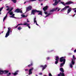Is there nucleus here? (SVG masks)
Here are the masks:
<instances>
[{
  "instance_id": "9b49d317",
  "label": "nucleus",
  "mask_w": 76,
  "mask_h": 76,
  "mask_svg": "<svg viewBox=\"0 0 76 76\" xmlns=\"http://www.w3.org/2000/svg\"><path fill=\"white\" fill-rule=\"evenodd\" d=\"M48 6H46L45 7H44L43 8V10L44 11V12H45L48 9Z\"/></svg>"
},
{
  "instance_id": "6ab92c4d",
  "label": "nucleus",
  "mask_w": 76,
  "mask_h": 76,
  "mask_svg": "<svg viewBox=\"0 0 76 76\" xmlns=\"http://www.w3.org/2000/svg\"><path fill=\"white\" fill-rule=\"evenodd\" d=\"M56 59H55V60L56 61H58L59 60V58H58V56H57L56 57Z\"/></svg>"
},
{
  "instance_id": "49530a36",
  "label": "nucleus",
  "mask_w": 76,
  "mask_h": 76,
  "mask_svg": "<svg viewBox=\"0 0 76 76\" xmlns=\"http://www.w3.org/2000/svg\"><path fill=\"white\" fill-rule=\"evenodd\" d=\"M76 15V14H74L73 16H72L73 17H74V16H75V15Z\"/></svg>"
},
{
  "instance_id": "c756f323",
  "label": "nucleus",
  "mask_w": 76,
  "mask_h": 76,
  "mask_svg": "<svg viewBox=\"0 0 76 76\" xmlns=\"http://www.w3.org/2000/svg\"><path fill=\"white\" fill-rule=\"evenodd\" d=\"M13 8H11L10 10H9V12H10L12 11V10H13Z\"/></svg>"
},
{
  "instance_id": "bf43d9fd",
  "label": "nucleus",
  "mask_w": 76,
  "mask_h": 76,
  "mask_svg": "<svg viewBox=\"0 0 76 76\" xmlns=\"http://www.w3.org/2000/svg\"><path fill=\"white\" fill-rule=\"evenodd\" d=\"M59 10H60V9H59L58 10V11H59Z\"/></svg>"
},
{
  "instance_id": "1a4fd4ad",
  "label": "nucleus",
  "mask_w": 76,
  "mask_h": 76,
  "mask_svg": "<svg viewBox=\"0 0 76 76\" xmlns=\"http://www.w3.org/2000/svg\"><path fill=\"white\" fill-rule=\"evenodd\" d=\"M67 8H69V6H66L64 8L62 9L61 11V12H62V11H63V10H66V9H67Z\"/></svg>"
},
{
  "instance_id": "4468645a",
  "label": "nucleus",
  "mask_w": 76,
  "mask_h": 76,
  "mask_svg": "<svg viewBox=\"0 0 76 76\" xmlns=\"http://www.w3.org/2000/svg\"><path fill=\"white\" fill-rule=\"evenodd\" d=\"M58 9V7H57L55 9L52 10L50 11V12H53L54 11H56V10H57Z\"/></svg>"
},
{
  "instance_id": "72a5a7b5",
  "label": "nucleus",
  "mask_w": 76,
  "mask_h": 76,
  "mask_svg": "<svg viewBox=\"0 0 76 76\" xmlns=\"http://www.w3.org/2000/svg\"><path fill=\"white\" fill-rule=\"evenodd\" d=\"M2 71H3L2 70H0V75H3V73H2V72H1ZM0 72H1V73Z\"/></svg>"
},
{
  "instance_id": "4c0bfd02",
  "label": "nucleus",
  "mask_w": 76,
  "mask_h": 76,
  "mask_svg": "<svg viewBox=\"0 0 76 76\" xmlns=\"http://www.w3.org/2000/svg\"><path fill=\"white\" fill-rule=\"evenodd\" d=\"M29 20H28V19H27V22H28V23H29Z\"/></svg>"
},
{
  "instance_id": "a878e982",
  "label": "nucleus",
  "mask_w": 76,
  "mask_h": 76,
  "mask_svg": "<svg viewBox=\"0 0 76 76\" xmlns=\"http://www.w3.org/2000/svg\"><path fill=\"white\" fill-rule=\"evenodd\" d=\"M51 15V13H49V14H48V15L46 16L45 18H46V17H48V16H49V15Z\"/></svg>"
},
{
  "instance_id": "a19ab883",
  "label": "nucleus",
  "mask_w": 76,
  "mask_h": 76,
  "mask_svg": "<svg viewBox=\"0 0 76 76\" xmlns=\"http://www.w3.org/2000/svg\"><path fill=\"white\" fill-rule=\"evenodd\" d=\"M39 1H42L44 0H38Z\"/></svg>"
},
{
  "instance_id": "dca6fc26",
  "label": "nucleus",
  "mask_w": 76,
  "mask_h": 76,
  "mask_svg": "<svg viewBox=\"0 0 76 76\" xmlns=\"http://www.w3.org/2000/svg\"><path fill=\"white\" fill-rule=\"evenodd\" d=\"M73 3V2H72V1H68L65 3L66 4L69 5L70 4H72Z\"/></svg>"
},
{
  "instance_id": "37998d69",
  "label": "nucleus",
  "mask_w": 76,
  "mask_h": 76,
  "mask_svg": "<svg viewBox=\"0 0 76 76\" xmlns=\"http://www.w3.org/2000/svg\"><path fill=\"white\" fill-rule=\"evenodd\" d=\"M39 74L40 75H42V73L41 72V73H39Z\"/></svg>"
},
{
  "instance_id": "aec40b11",
  "label": "nucleus",
  "mask_w": 76,
  "mask_h": 76,
  "mask_svg": "<svg viewBox=\"0 0 76 76\" xmlns=\"http://www.w3.org/2000/svg\"><path fill=\"white\" fill-rule=\"evenodd\" d=\"M33 65V63L32 62H31L30 64L28 65V67H31V66H32Z\"/></svg>"
},
{
  "instance_id": "39448f33",
  "label": "nucleus",
  "mask_w": 76,
  "mask_h": 76,
  "mask_svg": "<svg viewBox=\"0 0 76 76\" xmlns=\"http://www.w3.org/2000/svg\"><path fill=\"white\" fill-rule=\"evenodd\" d=\"M8 30L7 31V32L5 35V37L6 38H7L8 36H9V35H10V30L11 29V28L9 27L8 28Z\"/></svg>"
},
{
  "instance_id": "0e129e2a",
  "label": "nucleus",
  "mask_w": 76,
  "mask_h": 76,
  "mask_svg": "<svg viewBox=\"0 0 76 76\" xmlns=\"http://www.w3.org/2000/svg\"><path fill=\"white\" fill-rule=\"evenodd\" d=\"M44 76H47V75H44Z\"/></svg>"
},
{
  "instance_id": "f03ea898",
  "label": "nucleus",
  "mask_w": 76,
  "mask_h": 76,
  "mask_svg": "<svg viewBox=\"0 0 76 76\" xmlns=\"http://www.w3.org/2000/svg\"><path fill=\"white\" fill-rule=\"evenodd\" d=\"M55 1V3L53 4V6H56V5H57V4H62L64 6H66V4H64V2L61 1V0H54V1Z\"/></svg>"
},
{
  "instance_id": "4d7b16f0",
  "label": "nucleus",
  "mask_w": 76,
  "mask_h": 76,
  "mask_svg": "<svg viewBox=\"0 0 76 76\" xmlns=\"http://www.w3.org/2000/svg\"><path fill=\"white\" fill-rule=\"evenodd\" d=\"M30 0L29 1H32V0Z\"/></svg>"
},
{
  "instance_id": "de8ad7c7",
  "label": "nucleus",
  "mask_w": 76,
  "mask_h": 76,
  "mask_svg": "<svg viewBox=\"0 0 76 76\" xmlns=\"http://www.w3.org/2000/svg\"><path fill=\"white\" fill-rule=\"evenodd\" d=\"M18 26L17 25L15 27V28H18Z\"/></svg>"
},
{
  "instance_id": "5701e85b",
  "label": "nucleus",
  "mask_w": 76,
  "mask_h": 76,
  "mask_svg": "<svg viewBox=\"0 0 76 76\" xmlns=\"http://www.w3.org/2000/svg\"><path fill=\"white\" fill-rule=\"evenodd\" d=\"M18 30H19V31H20L21 29H22V28H21V26L19 27L18 28H17Z\"/></svg>"
},
{
  "instance_id": "c85d7f7f",
  "label": "nucleus",
  "mask_w": 76,
  "mask_h": 76,
  "mask_svg": "<svg viewBox=\"0 0 76 76\" xmlns=\"http://www.w3.org/2000/svg\"><path fill=\"white\" fill-rule=\"evenodd\" d=\"M70 66L71 68H73V65L72 64H70Z\"/></svg>"
},
{
  "instance_id": "e433bc0d",
  "label": "nucleus",
  "mask_w": 76,
  "mask_h": 76,
  "mask_svg": "<svg viewBox=\"0 0 76 76\" xmlns=\"http://www.w3.org/2000/svg\"><path fill=\"white\" fill-rule=\"evenodd\" d=\"M49 76H52V75H51V73H49Z\"/></svg>"
},
{
  "instance_id": "c03bdc74",
  "label": "nucleus",
  "mask_w": 76,
  "mask_h": 76,
  "mask_svg": "<svg viewBox=\"0 0 76 76\" xmlns=\"http://www.w3.org/2000/svg\"><path fill=\"white\" fill-rule=\"evenodd\" d=\"M49 59H50V58L49 57H48L47 58V60H49Z\"/></svg>"
},
{
  "instance_id": "7c9ffc66",
  "label": "nucleus",
  "mask_w": 76,
  "mask_h": 76,
  "mask_svg": "<svg viewBox=\"0 0 76 76\" xmlns=\"http://www.w3.org/2000/svg\"><path fill=\"white\" fill-rule=\"evenodd\" d=\"M72 64L73 65L74 64H75V62L73 61H72Z\"/></svg>"
},
{
  "instance_id": "bb28decb",
  "label": "nucleus",
  "mask_w": 76,
  "mask_h": 76,
  "mask_svg": "<svg viewBox=\"0 0 76 76\" xmlns=\"http://www.w3.org/2000/svg\"><path fill=\"white\" fill-rule=\"evenodd\" d=\"M21 16L23 17V18H25L26 15L24 14H22Z\"/></svg>"
},
{
  "instance_id": "864d4df0",
  "label": "nucleus",
  "mask_w": 76,
  "mask_h": 76,
  "mask_svg": "<svg viewBox=\"0 0 76 76\" xmlns=\"http://www.w3.org/2000/svg\"><path fill=\"white\" fill-rule=\"evenodd\" d=\"M10 12H9V11L7 13V14H8V13H10Z\"/></svg>"
},
{
  "instance_id": "b1692460",
  "label": "nucleus",
  "mask_w": 76,
  "mask_h": 76,
  "mask_svg": "<svg viewBox=\"0 0 76 76\" xmlns=\"http://www.w3.org/2000/svg\"><path fill=\"white\" fill-rule=\"evenodd\" d=\"M14 3H16V2L17 1L16 0H11Z\"/></svg>"
},
{
  "instance_id": "8fccbe9b",
  "label": "nucleus",
  "mask_w": 76,
  "mask_h": 76,
  "mask_svg": "<svg viewBox=\"0 0 76 76\" xmlns=\"http://www.w3.org/2000/svg\"><path fill=\"white\" fill-rule=\"evenodd\" d=\"M14 18H15V19H17V18H17L15 16H14Z\"/></svg>"
},
{
  "instance_id": "9d476101",
  "label": "nucleus",
  "mask_w": 76,
  "mask_h": 76,
  "mask_svg": "<svg viewBox=\"0 0 76 76\" xmlns=\"http://www.w3.org/2000/svg\"><path fill=\"white\" fill-rule=\"evenodd\" d=\"M34 68H31V69H30L29 70V75H30L31 74H32V71L33 70Z\"/></svg>"
},
{
  "instance_id": "20e7f679",
  "label": "nucleus",
  "mask_w": 76,
  "mask_h": 76,
  "mask_svg": "<svg viewBox=\"0 0 76 76\" xmlns=\"http://www.w3.org/2000/svg\"><path fill=\"white\" fill-rule=\"evenodd\" d=\"M60 70L61 72H60L59 74H58V76H65L64 73V71L63 68H61L60 69Z\"/></svg>"
},
{
  "instance_id": "a18cd8bd",
  "label": "nucleus",
  "mask_w": 76,
  "mask_h": 76,
  "mask_svg": "<svg viewBox=\"0 0 76 76\" xmlns=\"http://www.w3.org/2000/svg\"><path fill=\"white\" fill-rule=\"evenodd\" d=\"M76 49L75 50H74V53H76Z\"/></svg>"
},
{
  "instance_id": "774afa93",
  "label": "nucleus",
  "mask_w": 76,
  "mask_h": 76,
  "mask_svg": "<svg viewBox=\"0 0 76 76\" xmlns=\"http://www.w3.org/2000/svg\"><path fill=\"white\" fill-rule=\"evenodd\" d=\"M73 60H75V59H73Z\"/></svg>"
},
{
  "instance_id": "4be33fe9",
  "label": "nucleus",
  "mask_w": 76,
  "mask_h": 76,
  "mask_svg": "<svg viewBox=\"0 0 76 76\" xmlns=\"http://www.w3.org/2000/svg\"><path fill=\"white\" fill-rule=\"evenodd\" d=\"M29 25H30V24H26V25L27 26H28V28H31V27L29 26Z\"/></svg>"
},
{
  "instance_id": "e2e57ef3",
  "label": "nucleus",
  "mask_w": 76,
  "mask_h": 76,
  "mask_svg": "<svg viewBox=\"0 0 76 76\" xmlns=\"http://www.w3.org/2000/svg\"><path fill=\"white\" fill-rule=\"evenodd\" d=\"M1 12H0V15H1Z\"/></svg>"
},
{
  "instance_id": "09e8293b",
  "label": "nucleus",
  "mask_w": 76,
  "mask_h": 76,
  "mask_svg": "<svg viewBox=\"0 0 76 76\" xmlns=\"http://www.w3.org/2000/svg\"><path fill=\"white\" fill-rule=\"evenodd\" d=\"M6 7H7V8H9V7L8 6H6Z\"/></svg>"
},
{
  "instance_id": "473e14b6",
  "label": "nucleus",
  "mask_w": 76,
  "mask_h": 76,
  "mask_svg": "<svg viewBox=\"0 0 76 76\" xmlns=\"http://www.w3.org/2000/svg\"><path fill=\"white\" fill-rule=\"evenodd\" d=\"M3 9V7H2L1 8H0V12H1V11L2 10V9Z\"/></svg>"
},
{
  "instance_id": "6e6552de",
  "label": "nucleus",
  "mask_w": 76,
  "mask_h": 76,
  "mask_svg": "<svg viewBox=\"0 0 76 76\" xmlns=\"http://www.w3.org/2000/svg\"><path fill=\"white\" fill-rule=\"evenodd\" d=\"M40 67H42V71H43L44 70V69H45L46 68V67H47V65H45L44 66L42 65H41L40 66Z\"/></svg>"
},
{
  "instance_id": "ddd939ff",
  "label": "nucleus",
  "mask_w": 76,
  "mask_h": 76,
  "mask_svg": "<svg viewBox=\"0 0 76 76\" xmlns=\"http://www.w3.org/2000/svg\"><path fill=\"white\" fill-rule=\"evenodd\" d=\"M36 17H35L34 19V23H36V25H37V26H38L39 25H38V24H37V20H36Z\"/></svg>"
},
{
  "instance_id": "603ef678",
  "label": "nucleus",
  "mask_w": 76,
  "mask_h": 76,
  "mask_svg": "<svg viewBox=\"0 0 76 76\" xmlns=\"http://www.w3.org/2000/svg\"><path fill=\"white\" fill-rule=\"evenodd\" d=\"M36 0H32V1H36Z\"/></svg>"
},
{
  "instance_id": "052dcab7",
  "label": "nucleus",
  "mask_w": 76,
  "mask_h": 76,
  "mask_svg": "<svg viewBox=\"0 0 76 76\" xmlns=\"http://www.w3.org/2000/svg\"><path fill=\"white\" fill-rule=\"evenodd\" d=\"M10 31L11 32H12V31L11 30V29L10 30Z\"/></svg>"
},
{
  "instance_id": "cd10ccee",
  "label": "nucleus",
  "mask_w": 76,
  "mask_h": 76,
  "mask_svg": "<svg viewBox=\"0 0 76 76\" xmlns=\"http://www.w3.org/2000/svg\"><path fill=\"white\" fill-rule=\"evenodd\" d=\"M58 61H56L55 62V64H58Z\"/></svg>"
},
{
  "instance_id": "412c9836",
  "label": "nucleus",
  "mask_w": 76,
  "mask_h": 76,
  "mask_svg": "<svg viewBox=\"0 0 76 76\" xmlns=\"http://www.w3.org/2000/svg\"><path fill=\"white\" fill-rule=\"evenodd\" d=\"M10 15H12V16H15V14H13V12H11L10 13Z\"/></svg>"
},
{
  "instance_id": "f257e3e1",
  "label": "nucleus",
  "mask_w": 76,
  "mask_h": 76,
  "mask_svg": "<svg viewBox=\"0 0 76 76\" xmlns=\"http://www.w3.org/2000/svg\"><path fill=\"white\" fill-rule=\"evenodd\" d=\"M37 12L39 13L38 14V15H41V16H42V11L39 10H38L36 9L32 10L31 12V14L32 15H35V13Z\"/></svg>"
},
{
  "instance_id": "f3484780",
  "label": "nucleus",
  "mask_w": 76,
  "mask_h": 76,
  "mask_svg": "<svg viewBox=\"0 0 76 76\" xmlns=\"http://www.w3.org/2000/svg\"><path fill=\"white\" fill-rule=\"evenodd\" d=\"M72 11V8H69L67 11V14H68V13H69L70 12Z\"/></svg>"
},
{
  "instance_id": "2eb2a0df",
  "label": "nucleus",
  "mask_w": 76,
  "mask_h": 76,
  "mask_svg": "<svg viewBox=\"0 0 76 76\" xmlns=\"http://www.w3.org/2000/svg\"><path fill=\"white\" fill-rule=\"evenodd\" d=\"M1 72H2V73H4L5 74H6L7 73L9 72V71H8V70L3 71H1Z\"/></svg>"
},
{
  "instance_id": "13d9d810",
  "label": "nucleus",
  "mask_w": 76,
  "mask_h": 76,
  "mask_svg": "<svg viewBox=\"0 0 76 76\" xmlns=\"http://www.w3.org/2000/svg\"><path fill=\"white\" fill-rule=\"evenodd\" d=\"M75 9H76V8L73 9V10H75Z\"/></svg>"
},
{
  "instance_id": "680f3d73",
  "label": "nucleus",
  "mask_w": 76,
  "mask_h": 76,
  "mask_svg": "<svg viewBox=\"0 0 76 76\" xmlns=\"http://www.w3.org/2000/svg\"><path fill=\"white\" fill-rule=\"evenodd\" d=\"M4 31H3L2 32V34H3V33L4 32Z\"/></svg>"
},
{
  "instance_id": "a211bd4d",
  "label": "nucleus",
  "mask_w": 76,
  "mask_h": 76,
  "mask_svg": "<svg viewBox=\"0 0 76 76\" xmlns=\"http://www.w3.org/2000/svg\"><path fill=\"white\" fill-rule=\"evenodd\" d=\"M27 24V23H24V24H22V23H20V24H19L18 25V26H19V25H26Z\"/></svg>"
},
{
  "instance_id": "2f4dec72",
  "label": "nucleus",
  "mask_w": 76,
  "mask_h": 76,
  "mask_svg": "<svg viewBox=\"0 0 76 76\" xmlns=\"http://www.w3.org/2000/svg\"><path fill=\"white\" fill-rule=\"evenodd\" d=\"M11 75V73L10 72L7 75V76H10L9 75Z\"/></svg>"
},
{
  "instance_id": "f704fd0d",
  "label": "nucleus",
  "mask_w": 76,
  "mask_h": 76,
  "mask_svg": "<svg viewBox=\"0 0 76 76\" xmlns=\"http://www.w3.org/2000/svg\"><path fill=\"white\" fill-rule=\"evenodd\" d=\"M73 59H76V58L75 57V55L73 56Z\"/></svg>"
},
{
  "instance_id": "423d86ee",
  "label": "nucleus",
  "mask_w": 76,
  "mask_h": 76,
  "mask_svg": "<svg viewBox=\"0 0 76 76\" xmlns=\"http://www.w3.org/2000/svg\"><path fill=\"white\" fill-rule=\"evenodd\" d=\"M14 12H16V13H22V11L20 10L19 9H16L14 11Z\"/></svg>"
},
{
  "instance_id": "5fc2aeb1",
  "label": "nucleus",
  "mask_w": 76,
  "mask_h": 76,
  "mask_svg": "<svg viewBox=\"0 0 76 76\" xmlns=\"http://www.w3.org/2000/svg\"><path fill=\"white\" fill-rule=\"evenodd\" d=\"M41 6H42L43 5V4H41Z\"/></svg>"
},
{
  "instance_id": "58836bf2",
  "label": "nucleus",
  "mask_w": 76,
  "mask_h": 76,
  "mask_svg": "<svg viewBox=\"0 0 76 76\" xmlns=\"http://www.w3.org/2000/svg\"><path fill=\"white\" fill-rule=\"evenodd\" d=\"M25 71H28L29 70V69H25Z\"/></svg>"
},
{
  "instance_id": "338daca9",
  "label": "nucleus",
  "mask_w": 76,
  "mask_h": 76,
  "mask_svg": "<svg viewBox=\"0 0 76 76\" xmlns=\"http://www.w3.org/2000/svg\"><path fill=\"white\" fill-rule=\"evenodd\" d=\"M4 29H5V27H4Z\"/></svg>"
},
{
  "instance_id": "f8f14e48",
  "label": "nucleus",
  "mask_w": 76,
  "mask_h": 76,
  "mask_svg": "<svg viewBox=\"0 0 76 76\" xmlns=\"http://www.w3.org/2000/svg\"><path fill=\"white\" fill-rule=\"evenodd\" d=\"M18 72H19V71L18 70L16 71L14 73H12V74L14 76H16V75H17L18 74Z\"/></svg>"
},
{
  "instance_id": "69168bd1",
  "label": "nucleus",
  "mask_w": 76,
  "mask_h": 76,
  "mask_svg": "<svg viewBox=\"0 0 76 76\" xmlns=\"http://www.w3.org/2000/svg\"><path fill=\"white\" fill-rule=\"evenodd\" d=\"M36 76H38V75H36Z\"/></svg>"
},
{
  "instance_id": "7ed1b4c3",
  "label": "nucleus",
  "mask_w": 76,
  "mask_h": 76,
  "mask_svg": "<svg viewBox=\"0 0 76 76\" xmlns=\"http://www.w3.org/2000/svg\"><path fill=\"white\" fill-rule=\"evenodd\" d=\"M59 60L60 62H62L63 61V63H62L61 64L60 67H62L64 65V64H65L66 62V59L64 58V57H62L59 58Z\"/></svg>"
},
{
  "instance_id": "ea45409f",
  "label": "nucleus",
  "mask_w": 76,
  "mask_h": 76,
  "mask_svg": "<svg viewBox=\"0 0 76 76\" xmlns=\"http://www.w3.org/2000/svg\"><path fill=\"white\" fill-rule=\"evenodd\" d=\"M10 17H11V18H14V16H10Z\"/></svg>"
},
{
  "instance_id": "79ce46f5",
  "label": "nucleus",
  "mask_w": 76,
  "mask_h": 76,
  "mask_svg": "<svg viewBox=\"0 0 76 76\" xmlns=\"http://www.w3.org/2000/svg\"><path fill=\"white\" fill-rule=\"evenodd\" d=\"M9 9H10L9 8H8L6 9V10H7V11H8V10H9Z\"/></svg>"
},
{
  "instance_id": "393cba45",
  "label": "nucleus",
  "mask_w": 76,
  "mask_h": 76,
  "mask_svg": "<svg viewBox=\"0 0 76 76\" xmlns=\"http://www.w3.org/2000/svg\"><path fill=\"white\" fill-rule=\"evenodd\" d=\"M7 15H6V16L4 18L3 22H4V20H5V19H6V18H7Z\"/></svg>"
},
{
  "instance_id": "6e6d98bb",
  "label": "nucleus",
  "mask_w": 76,
  "mask_h": 76,
  "mask_svg": "<svg viewBox=\"0 0 76 76\" xmlns=\"http://www.w3.org/2000/svg\"><path fill=\"white\" fill-rule=\"evenodd\" d=\"M26 3V1L24 2V4H25V3Z\"/></svg>"
},
{
  "instance_id": "3c124183",
  "label": "nucleus",
  "mask_w": 76,
  "mask_h": 76,
  "mask_svg": "<svg viewBox=\"0 0 76 76\" xmlns=\"http://www.w3.org/2000/svg\"><path fill=\"white\" fill-rule=\"evenodd\" d=\"M74 12H75V13H76V10H74Z\"/></svg>"
},
{
  "instance_id": "c9c22d12",
  "label": "nucleus",
  "mask_w": 76,
  "mask_h": 76,
  "mask_svg": "<svg viewBox=\"0 0 76 76\" xmlns=\"http://www.w3.org/2000/svg\"><path fill=\"white\" fill-rule=\"evenodd\" d=\"M44 13L45 14V15H47V14H48V12H47L45 11Z\"/></svg>"
},
{
  "instance_id": "0eeeda50",
  "label": "nucleus",
  "mask_w": 76,
  "mask_h": 76,
  "mask_svg": "<svg viewBox=\"0 0 76 76\" xmlns=\"http://www.w3.org/2000/svg\"><path fill=\"white\" fill-rule=\"evenodd\" d=\"M32 6H29L26 8V11L28 12L29 11H30V10H32Z\"/></svg>"
}]
</instances>
